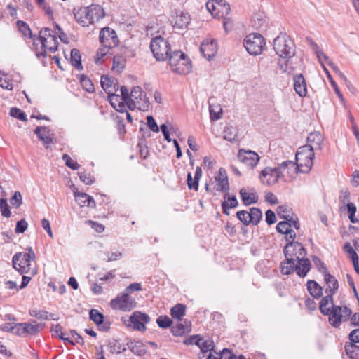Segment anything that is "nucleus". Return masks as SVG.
Returning a JSON list of instances; mask_svg holds the SVG:
<instances>
[{"instance_id": "nucleus-1", "label": "nucleus", "mask_w": 359, "mask_h": 359, "mask_svg": "<svg viewBox=\"0 0 359 359\" xmlns=\"http://www.w3.org/2000/svg\"><path fill=\"white\" fill-rule=\"evenodd\" d=\"M273 49L280 57L278 65L282 72H290L293 68L289 67V62L296 51L295 44L290 36L280 34L273 40Z\"/></svg>"}, {"instance_id": "nucleus-2", "label": "nucleus", "mask_w": 359, "mask_h": 359, "mask_svg": "<svg viewBox=\"0 0 359 359\" xmlns=\"http://www.w3.org/2000/svg\"><path fill=\"white\" fill-rule=\"evenodd\" d=\"M58 41L55 31L45 27L39 32V36L34 39L33 48L37 57H46L47 51L54 53L57 50Z\"/></svg>"}, {"instance_id": "nucleus-3", "label": "nucleus", "mask_w": 359, "mask_h": 359, "mask_svg": "<svg viewBox=\"0 0 359 359\" xmlns=\"http://www.w3.org/2000/svg\"><path fill=\"white\" fill-rule=\"evenodd\" d=\"M285 258L295 260L299 264L298 276L304 278L311 269V262L306 258V251L302 244L299 242L290 241L283 250Z\"/></svg>"}, {"instance_id": "nucleus-4", "label": "nucleus", "mask_w": 359, "mask_h": 359, "mask_svg": "<svg viewBox=\"0 0 359 359\" xmlns=\"http://www.w3.org/2000/svg\"><path fill=\"white\" fill-rule=\"evenodd\" d=\"M74 15L76 22L83 27H88L95 22L99 21L105 15L103 8L97 4H92L77 10L74 9Z\"/></svg>"}, {"instance_id": "nucleus-5", "label": "nucleus", "mask_w": 359, "mask_h": 359, "mask_svg": "<svg viewBox=\"0 0 359 359\" xmlns=\"http://www.w3.org/2000/svg\"><path fill=\"white\" fill-rule=\"evenodd\" d=\"M314 156V150L309 146L300 147L296 153L294 167H289V169L297 170L302 173H308L313 166Z\"/></svg>"}, {"instance_id": "nucleus-6", "label": "nucleus", "mask_w": 359, "mask_h": 359, "mask_svg": "<svg viewBox=\"0 0 359 359\" xmlns=\"http://www.w3.org/2000/svg\"><path fill=\"white\" fill-rule=\"evenodd\" d=\"M290 168H294V163L292 161L283 162L278 168H271L266 167L259 174L261 182L266 185H273L276 184L282 176L283 171Z\"/></svg>"}, {"instance_id": "nucleus-7", "label": "nucleus", "mask_w": 359, "mask_h": 359, "mask_svg": "<svg viewBox=\"0 0 359 359\" xmlns=\"http://www.w3.org/2000/svg\"><path fill=\"white\" fill-rule=\"evenodd\" d=\"M171 69L179 74H187L191 69V63L187 55L180 50L173 51L168 58Z\"/></svg>"}, {"instance_id": "nucleus-8", "label": "nucleus", "mask_w": 359, "mask_h": 359, "mask_svg": "<svg viewBox=\"0 0 359 359\" xmlns=\"http://www.w3.org/2000/svg\"><path fill=\"white\" fill-rule=\"evenodd\" d=\"M27 252H18L13 257V268L20 273H27L30 271V262L35 259V253L31 247L27 249Z\"/></svg>"}, {"instance_id": "nucleus-9", "label": "nucleus", "mask_w": 359, "mask_h": 359, "mask_svg": "<svg viewBox=\"0 0 359 359\" xmlns=\"http://www.w3.org/2000/svg\"><path fill=\"white\" fill-rule=\"evenodd\" d=\"M150 48L154 57L158 61L166 60L172 53L169 42L161 36L151 39Z\"/></svg>"}, {"instance_id": "nucleus-10", "label": "nucleus", "mask_w": 359, "mask_h": 359, "mask_svg": "<svg viewBox=\"0 0 359 359\" xmlns=\"http://www.w3.org/2000/svg\"><path fill=\"white\" fill-rule=\"evenodd\" d=\"M243 46L249 54L257 55L262 53L265 46L264 39L260 34L252 33L245 36Z\"/></svg>"}, {"instance_id": "nucleus-11", "label": "nucleus", "mask_w": 359, "mask_h": 359, "mask_svg": "<svg viewBox=\"0 0 359 359\" xmlns=\"http://www.w3.org/2000/svg\"><path fill=\"white\" fill-rule=\"evenodd\" d=\"M352 314V311L346 306H333L330 310V313L327 315L329 316V323L334 327H339L342 321L347 320Z\"/></svg>"}, {"instance_id": "nucleus-12", "label": "nucleus", "mask_w": 359, "mask_h": 359, "mask_svg": "<svg viewBox=\"0 0 359 359\" xmlns=\"http://www.w3.org/2000/svg\"><path fill=\"white\" fill-rule=\"evenodd\" d=\"M210 6L213 11L222 13L223 18V26L226 32L233 28V22L231 18H227L226 15L229 13L231 7L230 5L225 1L220 0L215 1V3H207V8L210 11Z\"/></svg>"}, {"instance_id": "nucleus-13", "label": "nucleus", "mask_w": 359, "mask_h": 359, "mask_svg": "<svg viewBox=\"0 0 359 359\" xmlns=\"http://www.w3.org/2000/svg\"><path fill=\"white\" fill-rule=\"evenodd\" d=\"M149 100L146 95H143L142 90L139 86H135L132 88L130 92V99L128 102V107L134 110L138 109L140 110H144L149 107Z\"/></svg>"}, {"instance_id": "nucleus-14", "label": "nucleus", "mask_w": 359, "mask_h": 359, "mask_svg": "<svg viewBox=\"0 0 359 359\" xmlns=\"http://www.w3.org/2000/svg\"><path fill=\"white\" fill-rule=\"evenodd\" d=\"M137 303L135 298L128 293L123 292L110 302V306L113 309L122 311H130L136 307Z\"/></svg>"}, {"instance_id": "nucleus-15", "label": "nucleus", "mask_w": 359, "mask_h": 359, "mask_svg": "<svg viewBox=\"0 0 359 359\" xmlns=\"http://www.w3.org/2000/svg\"><path fill=\"white\" fill-rule=\"evenodd\" d=\"M99 39L102 46L106 47L114 48L119 43L116 32L110 27L102 28L100 32Z\"/></svg>"}, {"instance_id": "nucleus-16", "label": "nucleus", "mask_w": 359, "mask_h": 359, "mask_svg": "<svg viewBox=\"0 0 359 359\" xmlns=\"http://www.w3.org/2000/svg\"><path fill=\"white\" fill-rule=\"evenodd\" d=\"M237 156L241 163L250 168H254L260 159V157L256 152L244 149L238 150Z\"/></svg>"}, {"instance_id": "nucleus-17", "label": "nucleus", "mask_w": 359, "mask_h": 359, "mask_svg": "<svg viewBox=\"0 0 359 359\" xmlns=\"http://www.w3.org/2000/svg\"><path fill=\"white\" fill-rule=\"evenodd\" d=\"M149 320L150 318L147 314L135 311L128 320L130 324H127V325L132 324L134 330L144 331L146 329L145 324L148 323Z\"/></svg>"}, {"instance_id": "nucleus-18", "label": "nucleus", "mask_w": 359, "mask_h": 359, "mask_svg": "<svg viewBox=\"0 0 359 359\" xmlns=\"http://www.w3.org/2000/svg\"><path fill=\"white\" fill-rule=\"evenodd\" d=\"M200 51L203 56L208 60H212L217 52L216 41L214 39L203 41L201 44Z\"/></svg>"}, {"instance_id": "nucleus-19", "label": "nucleus", "mask_w": 359, "mask_h": 359, "mask_svg": "<svg viewBox=\"0 0 359 359\" xmlns=\"http://www.w3.org/2000/svg\"><path fill=\"white\" fill-rule=\"evenodd\" d=\"M34 132L39 140L43 142L46 148H48L49 144L53 143V133H51V130L48 128L37 126Z\"/></svg>"}, {"instance_id": "nucleus-20", "label": "nucleus", "mask_w": 359, "mask_h": 359, "mask_svg": "<svg viewBox=\"0 0 359 359\" xmlns=\"http://www.w3.org/2000/svg\"><path fill=\"white\" fill-rule=\"evenodd\" d=\"M324 280L325 285L326 294L334 295L339 289V283L336 278L331 275L329 272H326L324 275Z\"/></svg>"}, {"instance_id": "nucleus-21", "label": "nucleus", "mask_w": 359, "mask_h": 359, "mask_svg": "<svg viewBox=\"0 0 359 359\" xmlns=\"http://www.w3.org/2000/svg\"><path fill=\"white\" fill-rule=\"evenodd\" d=\"M175 14V17L172 20L174 23V27L178 29L186 28L191 20V18L189 13L182 11H177Z\"/></svg>"}, {"instance_id": "nucleus-22", "label": "nucleus", "mask_w": 359, "mask_h": 359, "mask_svg": "<svg viewBox=\"0 0 359 359\" xmlns=\"http://www.w3.org/2000/svg\"><path fill=\"white\" fill-rule=\"evenodd\" d=\"M295 92L302 97L307 95L306 83L302 74H295L293 77Z\"/></svg>"}, {"instance_id": "nucleus-23", "label": "nucleus", "mask_w": 359, "mask_h": 359, "mask_svg": "<svg viewBox=\"0 0 359 359\" xmlns=\"http://www.w3.org/2000/svg\"><path fill=\"white\" fill-rule=\"evenodd\" d=\"M323 142V137L319 132L309 133L307 137V144L313 150H320Z\"/></svg>"}, {"instance_id": "nucleus-24", "label": "nucleus", "mask_w": 359, "mask_h": 359, "mask_svg": "<svg viewBox=\"0 0 359 359\" xmlns=\"http://www.w3.org/2000/svg\"><path fill=\"white\" fill-rule=\"evenodd\" d=\"M217 190L227 192L229 190L228 177L225 169L220 168L218 171V175L216 177Z\"/></svg>"}, {"instance_id": "nucleus-25", "label": "nucleus", "mask_w": 359, "mask_h": 359, "mask_svg": "<svg viewBox=\"0 0 359 359\" xmlns=\"http://www.w3.org/2000/svg\"><path fill=\"white\" fill-rule=\"evenodd\" d=\"M74 198L76 202L81 207L88 206L90 208H95V201L93 198L87 194L74 191Z\"/></svg>"}, {"instance_id": "nucleus-26", "label": "nucleus", "mask_w": 359, "mask_h": 359, "mask_svg": "<svg viewBox=\"0 0 359 359\" xmlns=\"http://www.w3.org/2000/svg\"><path fill=\"white\" fill-rule=\"evenodd\" d=\"M89 315L90 319L97 325L100 330L107 331L109 329V324L104 323V316L97 309H91Z\"/></svg>"}, {"instance_id": "nucleus-27", "label": "nucleus", "mask_w": 359, "mask_h": 359, "mask_svg": "<svg viewBox=\"0 0 359 359\" xmlns=\"http://www.w3.org/2000/svg\"><path fill=\"white\" fill-rule=\"evenodd\" d=\"M299 268L301 269L299 267V264H298L295 260L290 259L289 258H286L285 261L281 262L280 264V271L284 275L291 274L294 271L298 274Z\"/></svg>"}, {"instance_id": "nucleus-28", "label": "nucleus", "mask_w": 359, "mask_h": 359, "mask_svg": "<svg viewBox=\"0 0 359 359\" xmlns=\"http://www.w3.org/2000/svg\"><path fill=\"white\" fill-rule=\"evenodd\" d=\"M335 306L332 295L327 294L321 299L319 304V310L323 315L327 316L330 313L332 308Z\"/></svg>"}, {"instance_id": "nucleus-29", "label": "nucleus", "mask_w": 359, "mask_h": 359, "mask_svg": "<svg viewBox=\"0 0 359 359\" xmlns=\"http://www.w3.org/2000/svg\"><path fill=\"white\" fill-rule=\"evenodd\" d=\"M307 290L314 299H319L323 295V287L315 280H309L306 283Z\"/></svg>"}, {"instance_id": "nucleus-30", "label": "nucleus", "mask_w": 359, "mask_h": 359, "mask_svg": "<svg viewBox=\"0 0 359 359\" xmlns=\"http://www.w3.org/2000/svg\"><path fill=\"white\" fill-rule=\"evenodd\" d=\"M202 176V170L201 167H196L194 179H192L191 174L190 172L187 175V185L189 189H194L197 191L198 189V182Z\"/></svg>"}, {"instance_id": "nucleus-31", "label": "nucleus", "mask_w": 359, "mask_h": 359, "mask_svg": "<svg viewBox=\"0 0 359 359\" xmlns=\"http://www.w3.org/2000/svg\"><path fill=\"white\" fill-rule=\"evenodd\" d=\"M101 86L103 90L109 95L110 93L116 92V84L109 76L103 75L101 76Z\"/></svg>"}, {"instance_id": "nucleus-32", "label": "nucleus", "mask_w": 359, "mask_h": 359, "mask_svg": "<svg viewBox=\"0 0 359 359\" xmlns=\"http://www.w3.org/2000/svg\"><path fill=\"white\" fill-rule=\"evenodd\" d=\"M186 306L183 304H177L171 308L170 315L175 319L181 320L186 313Z\"/></svg>"}, {"instance_id": "nucleus-33", "label": "nucleus", "mask_w": 359, "mask_h": 359, "mask_svg": "<svg viewBox=\"0 0 359 359\" xmlns=\"http://www.w3.org/2000/svg\"><path fill=\"white\" fill-rule=\"evenodd\" d=\"M240 194L245 205H249L257 202L258 196L255 193H248L244 189H241Z\"/></svg>"}, {"instance_id": "nucleus-34", "label": "nucleus", "mask_w": 359, "mask_h": 359, "mask_svg": "<svg viewBox=\"0 0 359 359\" xmlns=\"http://www.w3.org/2000/svg\"><path fill=\"white\" fill-rule=\"evenodd\" d=\"M70 60L72 66H74L76 69H83L81 57L79 50L74 48L71 50Z\"/></svg>"}, {"instance_id": "nucleus-35", "label": "nucleus", "mask_w": 359, "mask_h": 359, "mask_svg": "<svg viewBox=\"0 0 359 359\" xmlns=\"http://www.w3.org/2000/svg\"><path fill=\"white\" fill-rule=\"evenodd\" d=\"M345 351L350 359H359V345L353 343L346 344Z\"/></svg>"}, {"instance_id": "nucleus-36", "label": "nucleus", "mask_w": 359, "mask_h": 359, "mask_svg": "<svg viewBox=\"0 0 359 359\" xmlns=\"http://www.w3.org/2000/svg\"><path fill=\"white\" fill-rule=\"evenodd\" d=\"M223 137L229 142H233L237 138V129L231 126L225 127L223 132Z\"/></svg>"}, {"instance_id": "nucleus-37", "label": "nucleus", "mask_w": 359, "mask_h": 359, "mask_svg": "<svg viewBox=\"0 0 359 359\" xmlns=\"http://www.w3.org/2000/svg\"><path fill=\"white\" fill-rule=\"evenodd\" d=\"M198 347L203 354L209 353L210 351H215L214 342L211 339H204L202 338Z\"/></svg>"}, {"instance_id": "nucleus-38", "label": "nucleus", "mask_w": 359, "mask_h": 359, "mask_svg": "<svg viewBox=\"0 0 359 359\" xmlns=\"http://www.w3.org/2000/svg\"><path fill=\"white\" fill-rule=\"evenodd\" d=\"M79 81L82 88L86 92L91 93L95 91L94 85L88 76L82 74L79 78Z\"/></svg>"}, {"instance_id": "nucleus-39", "label": "nucleus", "mask_w": 359, "mask_h": 359, "mask_svg": "<svg viewBox=\"0 0 359 359\" xmlns=\"http://www.w3.org/2000/svg\"><path fill=\"white\" fill-rule=\"evenodd\" d=\"M17 26L18 27L19 31L25 37H28L29 39H35V36L32 35V31L26 22L22 20H18L17 22Z\"/></svg>"}, {"instance_id": "nucleus-40", "label": "nucleus", "mask_w": 359, "mask_h": 359, "mask_svg": "<svg viewBox=\"0 0 359 359\" xmlns=\"http://www.w3.org/2000/svg\"><path fill=\"white\" fill-rule=\"evenodd\" d=\"M250 215L251 224L253 225H257L262 218V212L257 208L253 207L250 208Z\"/></svg>"}, {"instance_id": "nucleus-41", "label": "nucleus", "mask_w": 359, "mask_h": 359, "mask_svg": "<svg viewBox=\"0 0 359 359\" xmlns=\"http://www.w3.org/2000/svg\"><path fill=\"white\" fill-rule=\"evenodd\" d=\"M126 66V60L121 55H115L113 57L112 69L118 72H121Z\"/></svg>"}, {"instance_id": "nucleus-42", "label": "nucleus", "mask_w": 359, "mask_h": 359, "mask_svg": "<svg viewBox=\"0 0 359 359\" xmlns=\"http://www.w3.org/2000/svg\"><path fill=\"white\" fill-rule=\"evenodd\" d=\"M210 111V118L212 121H215L221 118V115L222 114V109L221 107L217 106L210 105L209 107Z\"/></svg>"}, {"instance_id": "nucleus-43", "label": "nucleus", "mask_w": 359, "mask_h": 359, "mask_svg": "<svg viewBox=\"0 0 359 359\" xmlns=\"http://www.w3.org/2000/svg\"><path fill=\"white\" fill-rule=\"evenodd\" d=\"M130 351L135 355L141 356L145 354L146 350L141 342L131 343L130 345Z\"/></svg>"}, {"instance_id": "nucleus-44", "label": "nucleus", "mask_w": 359, "mask_h": 359, "mask_svg": "<svg viewBox=\"0 0 359 359\" xmlns=\"http://www.w3.org/2000/svg\"><path fill=\"white\" fill-rule=\"evenodd\" d=\"M109 345L111 353H121L126 350V347L116 340L110 341Z\"/></svg>"}, {"instance_id": "nucleus-45", "label": "nucleus", "mask_w": 359, "mask_h": 359, "mask_svg": "<svg viewBox=\"0 0 359 359\" xmlns=\"http://www.w3.org/2000/svg\"><path fill=\"white\" fill-rule=\"evenodd\" d=\"M345 207L346 208L348 214V219H350L351 222L353 224L357 223L358 222V219L355 216L357 211L355 205L353 203H347Z\"/></svg>"}, {"instance_id": "nucleus-46", "label": "nucleus", "mask_w": 359, "mask_h": 359, "mask_svg": "<svg viewBox=\"0 0 359 359\" xmlns=\"http://www.w3.org/2000/svg\"><path fill=\"white\" fill-rule=\"evenodd\" d=\"M188 331V327L181 323H177L175 325L172 326L171 329V332L175 336H182Z\"/></svg>"}, {"instance_id": "nucleus-47", "label": "nucleus", "mask_w": 359, "mask_h": 359, "mask_svg": "<svg viewBox=\"0 0 359 359\" xmlns=\"http://www.w3.org/2000/svg\"><path fill=\"white\" fill-rule=\"evenodd\" d=\"M339 201L340 208L345 207L350 202V192L348 190H341L339 193Z\"/></svg>"}, {"instance_id": "nucleus-48", "label": "nucleus", "mask_w": 359, "mask_h": 359, "mask_svg": "<svg viewBox=\"0 0 359 359\" xmlns=\"http://www.w3.org/2000/svg\"><path fill=\"white\" fill-rule=\"evenodd\" d=\"M29 315L39 320L48 319V313L44 310H39L36 309H31L29 311Z\"/></svg>"}, {"instance_id": "nucleus-49", "label": "nucleus", "mask_w": 359, "mask_h": 359, "mask_svg": "<svg viewBox=\"0 0 359 359\" xmlns=\"http://www.w3.org/2000/svg\"><path fill=\"white\" fill-rule=\"evenodd\" d=\"M0 211L3 217L6 218L11 217V212L7 200L6 198L0 199Z\"/></svg>"}, {"instance_id": "nucleus-50", "label": "nucleus", "mask_w": 359, "mask_h": 359, "mask_svg": "<svg viewBox=\"0 0 359 359\" xmlns=\"http://www.w3.org/2000/svg\"><path fill=\"white\" fill-rule=\"evenodd\" d=\"M250 211L241 210L237 212L236 216L238 219L245 225L251 224V219L250 217Z\"/></svg>"}, {"instance_id": "nucleus-51", "label": "nucleus", "mask_w": 359, "mask_h": 359, "mask_svg": "<svg viewBox=\"0 0 359 359\" xmlns=\"http://www.w3.org/2000/svg\"><path fill=\"white\" fill-rule=\"evenodd\" d=\"M10 115L22 121H26L27 120L26 114L21 109L16 107H12L11 109Z\"/></svg>"}, {"instance_id": "nucleus-52", "label": "nucleus", "mask_w": 359, "mask_h": 359, "mask_svg": "<svg viewBox=\"0 0 359 359\" xmlns=\"http://www.w3.org/2000/svg\"><path fill=\"white\" fill-rule=\"evenodd\" d=\"M225 201L222 202L223 204L226 205V206L233 208L238 206V203L235 196H231L229 192H225L224 195Z\"/></svg>"}, {"instance_id": "nucleus-53", "label": "nucleus", "mask_w": 359, "mask_h": 359, "mask_svg": "<svg viewBox=\"0 0 359 359\" xmlns=\"http://www.w3.org/2000/svg\"><path fill=\"white\" fill-rule=\"evenodd\" d=\"M291 228L292 224L287 221L280 222L276 226L277 231L283 234L290 233Z\"/></svg>"}, {"instance_id": "nucleus-54", "label": "nucleus", "mask_w": 359, "mask_h": 359, "mask_svg": "<svg viewBox=\"0 0 359 359\" xmlns=\"http://www.w3.org/2000/svg\"><path fill=\"white\" fill-rule=\"evenodd\" d=\"M62 160L65 162L66 166L74 170H76L80 168V165L75 161L72 160L68 154H64L62 156Z\"/></svg>"}, {"instance_id": "nucleus-55", "label": "nucleus", "mask_w": 359, "mask_h": 359, "mask_svg": "<svg viewBox=\"0 0 359 359\" xmlns=\"http://www.w3.org/2000/svg\"><path fill=\"white\" fill-rule=\"evenodd\" d=\"M313 262L316 267L318 269V270L323 273L325 274L326 272H328L327 267L325 266V264L323 262V261L317 256H313L312 257Z\"/></svg>"}, {"instance_id": "nucleus-56", "label": "nucleus", "mask_w": 359, "mask_h": 359, "mask_svg": "<svg viewBox=\"0 0 359 359\" xmlns=\"http://www.w3.org/2000/svg\"><path fill=\"white\" fill-rule=\"evenodd\" d=\"M112 48L111 47H106L103 46L100 48H99L96 53V57L95 59L96 64H100L102 58L105 56L108 53L109 49Z\"/></svg>"}, {"instance_id": "nucleus-57", "label": "nucleus", "mask_w": 359, "mask_h": 359, "mask_svg": "<svg viewBox=\"0 0 359 359\" xmlns=\"http://www.w3.org/2000/svg\"><path fill=\"white\" fill-rule=\"evenodd\" d=\"M156 323L160 327L167 328L171 325L172 320L168 316H161L157 318Z\"/></svg>"}, {"instance_id": "nucleus-58", "label": "nucleus", "mask_w": 359, "mask_h": 359, "mask_svg": "<svg viewBox=\"0 0 359 359\" xmlns=\"http://www.w3.org/2000/svg\"><path fill=\"white\" fill-rule=\"evenodd\" d=\"M11 205L18 208L22 203V197L20 191H15L13 196L10 199Z\"/></svg>"}, {"instance_id": "nucleus-59", "label": "nucleus", "mask_w": 359, "mask_h": 359, "mask_svg": "<svg viewBox=\"0 0 359 359\" xmlns=\"http://www.w3.org/2000/svg\"><path fill=\"white\" fill-rule=\"evenodd\" d=\"M344 250L349 255L352 262L358 259V254L349 243H346L344 244Z\"/></svg>"}, {"instance_id": "nucleus-60", "label": "nucleus", "mask_w": 359, "mask_h": 359, "mask_svg": "<svg viewBox=\"0 0 359 359\" xmlns=\"http://www.w3.org/2000/svg\"><path fill=\"white\" fill-rule=\"evenodd\" d=\"M323 70L324 72H325L327 78L329 79V81L332 85V86L333 87L334 90V92L336 93V94L341 98H342V95L341 93H340V90L337 86V83L334 81V79H332V77L331 76L330 74V72L328 71V69L325 67L323 66Z\"/></svg>"}, {"instance_id": "nucleus-61", "label": "nucleus", "mask_w": 359, "mask_h": 359, "mask_svg": "<svg viewBox=\"0 0 359 359\" xmlns=\"http://www.w3.org/2000/svg\"><path fill=\"white\" fill-rule=\"evenodd\" d=\"M79 175L81 181L87 185L92 184L95 182V177L90 173L79 172Z\"/></svg>"}, {"instance_id": "nucleus-62", "label": "nucleus", "mask_w": 359, "mask_h": 359, "mask_svg": "<svg viewBox=\"0 0 359 359\" xmlns=\"http://www.w3.org/2000/svg\"><path fill=\"white\" fill-rule=\"evenodd\" d=\"M22 326L24 327L22 329H24L25 334H34L39 331V326L36 325L24 323V325H20V327Z\"/></svg>"}, {"instance_id": "nucleus-63", "label": "nucleus", "mask_w": 359, "mask_h": 359, "mask_svg": "<svg viewBox=\"0 0 359 359\" xmlns=\"http://www.w3.org/2000/svg\"><path fill=\"white\" fill-rule=\"evenodd\" d=\"M27 226L28 224L26 220L25 219H22L17 222L15 231L16 233H22L27 230Z\"/></svg>"}, {"instance_id": "nucleus-64", "label": "nucleus", "mask_w": 359, "mask_h": 359, "mask_svg": "<svg viewBox=\"0 0 359 359\" xmlns=\"http://www.w3.org/2000/svg\"><path fill=\"white\" fill-rule=\"evenodd\" d=\"M147 125L153 132L158 133L159 131V128L153 116H148L147 117Z\"/></svg>"}]
</instances>
